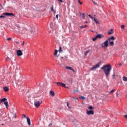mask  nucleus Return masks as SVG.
I'll list each match as a JSON object with an SVG mask.
<instances>
[{
  "label": "nucleus",
  "instance_id": "f257e3e1",
  "mask_svg": "<svg viewBox=\"0 0 127 127\" xmlns=\"http://www.w3.org/2000/svg\"><path fill=\"white\" fill-rule=\"evenodd\" d=\"M102 70H103V72L105 74V75L107 77H109V75H110V73H111V71L112 70V65L110 64H107L106 65L103 66L101 68Z\"/></svg>",
  "mask_w": 127,
  "mask_h": 127
},
{
  "label": "nucleus",
  "instance_id": "f03ea898",
  "mask_svg": "<svg viewBox=\"0 0 127 127\" xmlns=\"http://www.w3.org/2000/svg\"><path fill=\"white\" fill-rule=\"evenodd\" d=\"M101 46L103 48L109 47V40L107 39L104 43L101 44Z\"/></svg>",
  "mask_w": 127,
  "mask_h": 127
},
{
  "label": "nucleus",
  "instance_id": "7ed1b4c3",
  "mask_svg": "<svg viewBox=\"0 0 127 127\" xmlns=\"http://www.w3.org/2000/svg\"><path fill=\"white\" fill-rule=\"evenodd\" d=\"M104 38V35L102 34H97L94 38H92L93 41H96L97 38Z\"/></svg>",
  "mask_w": 127,
  "mask_h": 127
},
{
  "label": "nucleus",
  "instance_id": "20e7f679",
  "mask_svg": "<svg viewBox=\"0 0 127 127\" xmlns=\"http://www.w3.org/2000/svg\"><path fill=\"white\" fill-rule=\"evenodd\" d=\"M101 64L100 63H98L96 65L93 66L90 71H93V70H96V69H97V68H100V65Z\"/></svg>",
  "mask_w": 127,
  "mask_h": 127
},
{
  "label": "nucleus",
  "instance_id": "39448f33",
  "mask_svg": "<svg viewBox=\"0 0 127 127\" xmlns=\"http://www.w3.org/2000/svg\"><path fill=\"white\" fill-rule=\"evenodd\" d=\"M41 103H42V101H37L34 102V105L36 108H38L40 105H41Z\"/></svg>",
  "mask_w": 127,
  "mask_h": 127
},
{
  "label": "nucleus",
  "instance_id": "423d86ee",
  "mask_svg": "<svg viewBox=\"0 0 127 127\" xmlns=\"http://www.w3.org/2000/svg\"><path fill=\"white\" fill-rule=\"evenodd\" d=\"M56 84H57L58 86H59L60 87H61V86L64 87L66 86V84L62 82H56Z\"/></svg>",
  "mask_w": 127,
  "mask_h": 127
},
{
  "label": "nucleus",
  "instance_id": "0eeeda50",
  "mask_svg": "<svg viewBox=\"0 0 127 127\" xmlns=\"http://www.w3.org/2000/svg\"><path fill=\"white\" fill-rule=\"evenodd\" d=\"M3 15H6L7 16H14V14H13V13H8V12H6V13H2Z\"/></svg>",
  "mask_w": 127,
  "mask_h": 127
},
{
  "label": "nucleus",
  "instance_id": "6e6552de",
  "mask_svg": "<svg viewBox=\"0 0 127 127\" xmlns=\"http://www.w3.org/2000/svg\"><path fill=\"white\" fill-rule=\"evenodd\" d=\"M16 54L17 56H22V51L20 50H17Z\"/></svg>",
  "mask_w": 127,
  "mask_h": 127
},
{
  "label": "nucleus",
  "instance_id": "1a4fd4ad",
  "mask_svg": "<svg viewBox=\"0 0 127 127\" xmlns=\"http://www.w3.org/2000/svg\"><path fill=\"white\" fill-rule=\"evenodd\" d=\"M86 114L88 116H90V115H94V111L90 110V111H86Z\"/></svg>",
  "mask_w": 127,
  "mask_h": 127
},
{
  "label": "nucleus",
  "instance_id": "9d476101",
  "mask_svg": "<svg viewBox=\"0 0 127 127\" xmlns=\"http://www.w3.org/2000/svg\"><path fill=\"white\" fill-rule=\"evenodd\" d=\"M107 40H108L109 41H111V40H116V38L114 36H112L108 38Z\"/></svg>",
  "mask_w": 127,
  "mask_h": 127
},
{
  "label": "nucleus",
  "instance_id": "9b49d317",
  "mask_svg": "<svg viewBox=\"0 0 127 127\" xmlns=\"http://www.w3.org/2000/svg\"><path fill=\"white\" fill-rule=\"evenodd\" d=\"M27 122L28 126H31V122H30V119L28 117H26Z\"/></svg>",
  "mask_w": 127,
  "mask_h": 127
},
{
  "label": "nucleus",
  "instance_id": "f8f14e48",
  "mask_svg": "<svg viewBox=\"0 0 127 127\" xmlns=\"http://www.w3.org/2000/svg\"><path fill=\"white\" fill-rule=\"evenodd\" d=\"M5 101H7V99H6V98H3V99H1L0 100V103H2V102H3V103H4V102H5Z\"/></svg>",
  "mask_w": 127,
  "mask_h": 127
},
{
  "label": "nucleus",
  "instance_id": "ddd939ff",
  "mask_svg": "<svg viewBox=\"0 0 127 127\" xmlns=\"http://www.w3.org/2000/svg\"><path fill=\"white\" fill-rule=\"evenodd\" d=\"M108 42H109V44L111 46H114V45H115V43L114 42V41L110 40V41H108Z\"/></svg>",
  "mask_w": 127,
  "mask_h": 127
},
{
  "label": "nucleus",
  "instance_id": "4468645a",
  "mask_svg": "<svg viewBox=\"0 0 127 127\" xmlns=\"http://www.w3.org/2000/svg\"><path fill=\"white\" fill-rule=\"evenodd\" d=\"M4 105H5L6 109H8V102L7 101H5L4 102Z\"/></svg>",
  "mask_w": 127,
  "mask_h": 127
},
{
  "label": "nucleus",
  "instance_id": "2eb2a0df",
  "mask_svg": "<svg viewBox=\"0 0 127 127\" xmlns=\"http://www.w3.org/2000/svg\"><path fill=\"white\" fill-rule=\"evenodd\" d=\"M50 94L51 96H52V97H54V96H55V93H54V92H53V91H50Z\"/></svg>",
  "mask_w": 127,
  "mask_h": 127
},
{
  "label": "nucleus",
  "instance_id": "dca6fc26",
  "mask_svg": "<svg viewBox=\"0 0 127 127\" xmlns=\"http://www.w3.org/2000/svg\"><path fill=\"white\" fill-rule=\"evenodd\" d=\"M113 31H114V29H111L110 30V32H108V34H109V35H110V34H113V33H114V32H113Z\"/></svg>",
  "mask_w": 127,
  "mask_h": 127
},
{
  "label": "nucleus",
  "instance_id": "f3484780",
  "mask_svg": "<svg viewBox=\"0 0 127 127\" xmlns=\"http://www.w3.org/2000/svg\"><path fill=\"white\" fill-rule=\"evenodd\" d=\"M92 20H94V21H95L96 23H99V21L97 20V18H92Z\"/></svg>",
  "mask_w": 127,
  "mask_h": 127
},
{
  "label": "nucleus",
  "instance_id": "a211bd4d",
  "mask_svg": "<svg viewBox=\"0 0 127 127\" xmlns=\"http://www.w3.org/2000/svg\"><path fill=\"white\" fill-rule=\"evenodd\" d=\"M59 52H60V53H62V52H63V51L62 50V47H60Z\"/></svg>",
  "mask_w": 127,
  "mask_h": 127
},
{
  "label": "nucleus",
  "instance_id": "6ab92c4d",
  "mask_svg": "<svg viewBox=\"0 0 127 127\" xmlns=\"http://www.w3.org/2000/svg\"><path fill=\"white\" fill-rule=\"evenodd\" d=\"M3 89L5 92H7L8 91V87L6 86L4 87Z\"/></svg>",
  "mask_w": 127,
  "mask_h": 127
},
{
  "label": "nucleus",
  "instance_id": "aec40b11",
  "mask_svg": "<svg viewBox=\"0 0 127 127\" xmlns=\"http://www.w3.org/2000/svg\"><path fill=\"white\" fill-rule=\"evenodd\" d=\"M65 68L71 70L72 68L70 66H65Z\"/></svg>",
  "mask_w": 127,
  "mask_h": 127
},
{
  "label": "nucleus",
  "instance_id": "412c9836",
  "mask_svg": "<svg viewBox=\"0 0 127 127\" xmlns=\"http://www.w3.org/2000/svg\"><path fill=\"white\" fill-rule=\"evenodd\" d=\"M123 80L124 81H127V78L126 76H123Z\"/></svg>",
  "mask_w": 127,
  "mask_h": 127
},
{
  "label": "nucleus",
  "instance_id": "4be33fe9",
  "mask_svg": "<svg viewBox=\"0 0 127 127\" xmlns=\"http://www.w3.org/2000/svg\"><path fill=\"white\" fill-rule=\"evenodd\" d=\"M54 7L53 5L52 6L51 8V10L52 12H54Z\"/></svg>",
  "mask_w": 127,
  "mask_h": 127
},
{
  "label": "nucleus",
  "instance_id": "5701e85b",
  "mask_svg": "<svg viewBox=\"0 0 127 127\" xmlns=\"http://www.w3.org/2000/svg\"><path fill=\"white\" fill-rule=\"evenodd\" d=\"M57 53H58V50H55V53H54V56H56V55H57Z\"/></svg>",
  "mask_w": 127,
  "mask_h": 127
},
{
  "label": "nucleus",
  "instance_id": "b1692460",
  "mask_svg": "<svg viewBox=\"0 0 127 127\" xmlns=\"http://www.w3.org/2000/svg\"><path fill=\"white\" fill-rule=\"evenodd\" d=\"M89 51H90L89 50H87V51H86L85 52V53H84L85 56H87V54H88V53H89Z\"/></svg>",
  "mask_w": 127,
  "mask_h": 127
},
{
  "label": "nucleus",
  "instance_id": "393cba45",
  "mask_svg": "<svg viewBox=\"0 0 127 127\" xmlns=\"http://www.w3.org/2000/svg\"><path fill=\"white\" fill-rule=\"evenodd\" d=\"M92 1L95 5H98V3L96 2V1L95 0H92Z\"/></svg>",
  "mask_w": 127,
  "mask_h": 127
},
{
  "label": "nucleus",
  "instance_id": "a878e982",
  "mask_svg": "<svg viewBox=\"0 0 127 127\" xmlns=\"http://www.w3.org/2000/svg\"><path fill=\"white\" fill-rule=\"evenodd\" d=\"M78 99H82V100H85V98L84 96H81L80 97H78Z\"/></svg>",
  "mask_w": 127,
  "mask_h": 127
},
{
  "label": "nucleus",
  "instance_id": "bb28decb",
  "mask_svg": "<svg viewBox=\"0 0 127 127\" xmlns=\"http://www.w3.org/2000/svg\"><path fill=\"white\" fill-rule=\"evenodd\" d=\"M88 109L89 110H94V107H93V106H89Z\"/></svg>",
  "mask_w": 127,
  "mask_h": 127
},
{
  "label": "nucleus",
  "instance_id": "cd10ccee",
  "mask_svg": "<svg viewBox=\"0 0 127 127\" xmlns=\"http://www.w3.org/2000/svg\"><path fill=\"white\" fill-rule=\"evenodd\" d=\"M115 91H116V90L115 89L111 90V91L109 92V94H111V93H113V92H115Z\"/></svg>",
  "mask_w": 127,
  "mask_h": 127
},
{
  "label": "nucleus",
  "instance_id": "c85d7f7f",
  "mask_svg": "<svg viewBox=\"0 0 127 127\" xmlns=\"http://www.w3.org/2000/svg\"><path fill=\"white\" fill-rule=\"evenodd\" d=\"M81 14L82 15V18L85 19V14L83 13H82Z\"/></svg>",
  "mask_w": 127,
  "mask_h": 127
},
{
  "label": "nucleus",
  "instance_id": "c756f323",
  "mask_svg": "<svg viewBox=\"0 0 127 127\" xmlns=\"http://www.w3.org/2000/svg\"><path fill=\"white\" fill-rule=\"evenodd\" d=\"M72 99H73L74 100V101H76V100H78V99H79V98H75V97H72Z\"/></svg>",
  "mask_w": 127,
  "mask_h": 127
},
{
  "label": "nucleus",
  "instance_id": "7c9ffc66",
  "mask_svg": "<svg viewBox=\"0 0 127 127\" xmlns=\"http://www.w3.org/2000/svg\"><path fill=\"white\" fill-rule=\"evenodd\" d=\"M78 91L77 89L74 90V93H78Z\"/></svg>",
  "mask_w": 127,
  "mask_h": 127
},
{
  "label": "nucleus",
  "instance_id": "2f4dec72",
  "mask_svg": "<svg viewBox=\"0 0 127 127\" xmlns=\"http://www.w3.org/2000/svg\"><path fill=\"white\" fill-rule=\"evenodd\" d=\"M89 16V17L90 18H91L92 19L94 18V17H92V15H88Z\"/></svg>",
  "mask_w": 127,
  "mask_h": 127
},
{
  "label": "nucleus",
  "instance_id": "473e14b6",
  "mask_svg": "<svg viewBox=\"0 0 127 127\" xmlns=\"http://www.w3.org/2000/svg\"><path fill=\"white\" fill-rule=\"evenodd\" d=\"M121 28H123V29H124V28H125V25H122Z\"/></svg>",
  "mask_w": 127,
  "mask_h": 127
},
{
  "label": "nucleus",
  "instance_id": "72a5a7b5",
  "mask_svg": "<svg viewBox=\"0 0 127 127\" xmlns=\"http://www.w3.org/2000/svg\"><path fill=\"white\" fill-rule=\"evenodd\" d=\"M7 59H9V60H11L10 58H9V57H7L5 59V61H7Z\"/></svg>",
  "mask_w": 127,
  "mask_h": 127
},
{
  "label": "nucleus",
  "instance_id": "f704fd0d",
  "mask_svg": "<svg viewBox=\"0 0 127 127\" xmlns=\"http://www.w3.org/2000/svg\"><path fill=\"white\" fill-rule=\"evenodd\" d=\"M4 17H5V16H2V15L0 16V18H4Z\"/></svg>",
  "mask_w": 127,
  "mask_h": 127
},
{
  "label": "nucleus",
  "instance_id": "c9c22d12",
  "mask_svg": "<svg viewBox=\"0 0 127 127\" xmlns=\"http://www.w3.org/2000/svg\"><path fill=\"white\" fill-rule=\"evenodd\" d=\"M58 0V1H60V2L61 3H62V2H63V0Z\"/></svg>",
  "mask_w": 127,
  "mask_h": 127
},
{
  "label": "nucleus",
  "instance_id": "e433bc0d",
  "mask_svg": "<svg viewBox=\"0 0 127 127\" xmlns=\"http://www.w3.org/2000/svg\"><path fill=\"white\" fill-rule=\"evenodd\" d=\"M78 2L80 3V4H82L83 3L80 1V0H78Z\"/></svg>",
  "mask_w": 127,
  "mask_h": 127
},
{
  "label": "nucleus",
  "instance_id": "4c0bfd02",
  "mask_svg": "<svg viewBox=\"0 0 127 127\" xmlns=\"http://www.w3.org/2000/svg\"><path fill=\"white\" fill-rule=\"evenodd\" d=\"M22 117H23L24 118H26V116H25V114H23Z\"/></svg>",
  "mask_w": 127,
  "mask_h": 127
},
{
  "label": "nucleus",
  "instance_id": "58836bf2",
  "mask_svg": "<svg viewBox=\"0 0 127 127\" xmlns=\"http://www.w3.org/2000/svg\"><path fill=\"white\" fill-rule=\"evenodd\" d=\"M59 15H56V17L57 19H58V17H59Z\"/></svg>",
  "mask_w": 127,
  "mask_h": 127
},
{
  "label": "nucleus",
  "instance_id": "ea45409f",
  "mask_svg": "<svg viewBox=\"0 0 127 127\" xmlns=\"http://www.w3.org/2000/svg\"><path fill=\"white\" fill-rule=\"evenodd\" d=\"M71 71H72V72H73V73H75V70H74V69L71 68Z\"/></svg>",
  "mask_w": 127,
  "mask_h": 127
},
{
  "label": "nucleus",
  "instance_id": "a19ab883",
  "mask_svg": "<svg viewBox=\"0 0 127 127\" xmlns=\"http://www.w3.org/2000/svg\"><path fill=\"white\" fill-rule=\"evenodd\" d=\"M7 40H11V38H8Z\"/></svg>",
  "mask_w": 127,
  "mask_h": 127
},
{
  "label": "nucleus",
  "instance_id": "79ce46f5",
  "mask_svg": "<svg viewBox=\"0 0 127 127\" xmlns=\"http://www.w3.org/2000/svg\"><path fill=\"white\" fill-rule=\"evenodd\" d=\"M16 27H17L18 28H20V26L18 25H16Z\"/></svg>",
  "mask_w": 127,
  "mask_h": 127
},
{
  "label": "nucleus",
  "instance_id": "37998d69",
  "mask_svg": "<svg viewBox=\"0 0 127 127\" xmlns=\"http://www.w3.org/2000/svg\"><path fill=\"white\" fill-rule=\"evenodd\" d=\"M22 46L24 45V41H23V42L22 43Z\"/></svg>",
  "mask_w": 127,
  "mask_h": 127
},
{
  "label": "nucleus",
  "instance_id": "c03bdc74",
  "mask_svg": "<svg viewBox=\"0 0 127 127\" xmlns=\"http://www.w3.org/2000/svg\"><path fill=\"white\" fill-rule=\"evenodd\" d=\"M80 28H84V26L82 25V26H80Z\"/></svg>",
  "mask_w": 127,
  "mask_h": 127
},
{
  "label": "nucleus",
  "instance_id": "a18cd8bd",
  "mask_svg": "<svg viewBox=\"0 0 127 127\" xmlns=\"http://www.w3.org/2000/svg\"><path fill=\"white\" fill-rule=\"evenodd\" d=\"M16 44H19V42H18V41H16Z\"/></svg>",
  "mask_w": 127,
  "mask_h": 127
},
{
  "label": "nucleus",
  "instance_id": "49530a36",
  "mask_svg": "<svg viewBox=\"0 0 127 127\" xmlns=\"http://www.w3.org/2000/svg\"><path fill=\"white\" fill-rule=\"evenodd\" d=\"M124 117H125V118L127 119V115H125Z\"/></svg>",
  "mask_w": 127,
  "mask_h": 127
},
{
  "label": "nucleus",
  "instance_id": "de8ad7c7",
  "mask_svg": "<svg viewBox=\"0 0 127 127\" xmlns=\"http://www.w3.org/2000/svg\"><path fill=\"white\" fill-rule=\"evenodd\" d=\"M116 96H117V97H119V94L118 93H116Z\"/></svg>",
  "mask_w": 127,
  "mask_h": 127
},
{
  "label": "nucleus",
  "instance_id": "09e8293b",
  "mask_svg": "<svg viewBox=\"0 0 127 127\" xmlns=\"http://www.w3.org/2000/svg\"><path fill=\"white\" fill-rule=\"evenodd\" d=\"M67 106L69 108V103L68 102H67Z\"/></svg>",
  "mask_w": 127,
  "mask_h": 127
},
{
  "label": "nucleus",
  "instance_id": "8fccbe9b",
  "mask_svg": "<svg viewBox=\"0 0 127 127\" xmlns=\"http://www.w3.org/2000/svg\"><path fill=\"white\" fill-rule=\"evenodd\" d=\"M123 65V64L121 63L119 64V66H122Z\"/></svg>",
  "mask_w": 127,
  "mask_h": 127
},
{
  "label": "nucleus",
  "instance_id": "3c124183",
  "mask_svg": "<svg viewBox=\"0 0 127 127\" xmlns=\"http://www.w3.org/2000/svg\"><path fill=\"white\" fill-rule=\"evenodd\" d=\"M52 125V124H50L49 125V127H50V126H51Z\"/></svg>",
  "mask_w": 127,
  "mask_h": 127
},
{
  "label": "nucleus",
  "instance_id": "603ef678",
  "mask_svg": "<svg viewBox=\"0 0 127 127\" xmlns=\"http://www.w3.org/2000/svg\"><path fill=\"white\" fill-rule=\"evenodd\" d=\"M84 28L87 27V25H84Z\"/></svg>",
  "mask_w": 127,
  "mask_h": 127
},
{
  "label": "nucleus",
  "instance_id": "864d4df0",
  "mask_svg": "<svg viewBox=\"0 0 127 127\" xmlns=\"http://www.w3.org/2000/svg\"><path fill=\"white\" fill-rule=\"evenodd\" d=\"M64 88H66L67 89H68V86H65Z\"/></svg>",
  "mask_w": 127,
  "mask_h": 127
},
{
  "label": "nucleus",
  "instance_id": "5fc2aeb1",
  "mask_svg": "<svg viewBox=\"0 0 127 127\" xmlns=\"http://www.w3.org/2000/svg\"><path fill=\"white\" fill-rule=\"evenodd\" d=\"M18 30H20V28H18Z\"/></svg>",
  "mask_w": 127,
  "mask_h": 127
},
{
  "label": "nucleus",
  "instance_id": "6e6d98bb",
  "mask_svg": "<svg viewBox=\"0 0 127 127\" xmlns=\"http://www.w3.org/2000/svg\"><path fill=\"white\" fill-rule=\"evenodd\" d=\"M85 23H88V21H85Z\"/></svg>",
  "mask_w": 127,
  "mask_h": 127
},
{
  "label": "nucleus",
  "instance_id": "4d7b16f0",
  "mask_svg": "<svg viewBox=\"0 0 127 127\" xmlns=\"http://www.w3.org/2000/svg\"><path fill=\"white\" fill-rule=\"evenodd\" d=\"M124 45H125V46H127V45L126 44Z\"/></svg>",
  "mask_w": 127,
  "mask_h": 127
},
{
  "label": "nucleus",
  "instance_id": "13d9d810",
  "mask_svg": "<svg viewBox=\"0 0 127 127\" xmlns=\"http://www.w3.org/2000/svg\"><path fill=\"white\" fill-rule=\"evenodd\" d=\"M113 76H115V74H114Z\"/></svg>",
  "mask_w": 127,
  "mask_h": 127
}]
</instances>
